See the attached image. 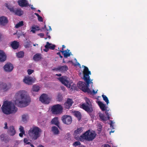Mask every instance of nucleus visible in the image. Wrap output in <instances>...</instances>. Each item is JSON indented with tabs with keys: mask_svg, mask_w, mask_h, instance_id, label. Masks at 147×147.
Returning <instances> with one entry per match:
<instances>
[{
	"mask_svg": "<svg viewBox=\"0 0 147 147\" xmlns=\"http://www.w3.org/2000/svg\"><path fill=\"white\" fill-rule=\"evenodd\" d=\"M57 79L62 84L67 87L70 88L71 84L70 83V79L69 78L66 76H63L61 77L57 78Z\"/></svg>",
	"mask_w": 147,
	"mask_h": 147,
	"instance_id": "nucleus-7",
	"label": "nucleus"
},
{
	"mask_svg": "<svg viewBox=\"0 0 147 147\" xmlns=\"http://www.w3.org/2000/svg\"><path fill=\"white\" fill-rule=\"evenodd\" d=\"M74 115L78 119L79 121L82 118L80 113L78 111H74L73 112Z\"/></svg>",
	"mask_w": 147,
	"mask_h": 147,
	"instance_id": "nucleus-25",
	"label": "nucleus"
},
{
	"mask_svg": "<svg viewBox=\"0 0 147 147\" xmlns=\"http://www.w3.org/2000/svg\"><path fill=\"white\" fill-rule=\"evenodd\" d=\"M48 49H45L44 50V51H45L46 52H47V51H48Z\"/></svg>",
	"mask_w": 147,
	"mask_h": 147,
	"instance_id": "nucleus-63",
	"label": "nucleus"
},
{
	"mask_svg": "<svg viewBox=\"0 0 147 147\" xmlns=\"http://www.w3.org/2000/svg\"><path fill=\"white\" fill-rule=\"evenodd\" d=\"M11 46L13 49H16L19 47V43L17 41L15 40L11 42Z\"/></svg>",
	"mask_w": 147,
	"mask_h": 147,
	"instance_id": "nucleus-20",
	"label": "nucleus"
},
{
	"mask_svg": "<svg viewBox=\"0 0 147 147\" xmlns=\"http://www.w3.org/2000/svg\"><path fill=\"white\" fill-rule=\"evenodd\" d=\"M34 71V70H33L31 69H29L27 70V72L28 73V74L29 75L31 74L32 73H33Z\"/></svg>",
	"mask_w": 147,
	"mask_h": 147,
	"instance_id": "nucleus-45",
	"label": "nucleus"
},
{
	"mask_svg": "<svg viewBox=\"0 0 147 147\" xmlns=\"http://www.w3.org/2000/svg\"><path fill=\"white\" fill-rule=\"evenodd\" d=\"M90 106H88V105H86L85 103L82 104L80 106V107L85 110L88 113H90L92 112V109H91L90 107Z\"/></svg>",
	"mask_w": 147,
	"mask_h": 147,
	"instance_id": "nucleus-17",
	"label": "nucleus"
},
{
	"mask_svg": "<svg viewBox=\"0 0 147 147\" xmlns=\"http://www.w3.org/2000/svg\"><path fill=\"white\" fill-rule=\"evenodd\" d=\"M81 143L79 141H76L74 142L73 144V146L76 147L80 145Z\"/></svg>",
	"mask_w": 147,
	"mask_h": 147,
	"instance_id": "nucleus-38",
	"label": "nucleus"
},
{
	"mask_svg": "<svg viewBox=\"0 0 147 147\" xmlns=\"http://www.w3.org/2000/svg\"><path fill=\"white\" fill-rule=\"evenodd\" d=\"M46 25H45L44 27H43V28H42V29H46Z\"/></svg>",
	"mask_w": 147,
	"mask_h": 147,
	"instance_id": "nucleus-62",
	"label": "nucleus"
},
{
	"mask_svg": "<svg viewBox=\"0 0 147 147\" xmlns=\"http://www.w3.org/2000/svg\"><path fill=\"white\" fill-rule=\"evenodd\" d=\"M65 47L64 45H63L62 46V50L61 51H64V49Z\"/></svg>",
	"mask_w": 147,
	"mask_h": 147,
	"instance_id": "nucleus-57",
	"label": "nucleus"
},
{
	"mask_svg": "<svg viewBox=\"0 0 147 147\" xmlns=\"http://www.w3.org/2000/svg\"><path fill=\"white\" fill-rule=\"evenodd\" d=\"M28 115H23L22 116V120L23 121H26L27 119Z\"/></svg>",
	"mask_w": 147,
	"mask_h": 147,
	"instance_id": "nucleus-39",
	"label": "nucleus"
},
{
	"mask_svg": "<svg viewBox=\"0 0 147 147\" xmlns=\"http://www.w3.org/2000/svg\"><path fill=\"white\" fill-rule=\"evenodd\" d=\"M111 123H110V125L111 127L112 128V129H113V122L111 120L110 121Z\"/></svg>",
	"mask_w": 147,
	"mask_h": 147,
	"instance_id": "nucleus-49",
	"label": "nucleus"
},
{
	"mask_svg": "<svg viewBox=\"0 0 147 147\" xmlns=\"http://www.w3.org/2000/svg\"><path fill=\"white\" fill-rule=\"evenodd\" d=\"M8 8L11 12L14 13L15 15L20 16L23 14V11L20 8L14 9V7L11 8L8 7Z\"/></svg>",
	"mask_w": 147,
	"mask_h": 147,
	"instance_id": "nucleus-10",
	"label": "nucleus"
},
{
	"mask_svg": "<svg viewBox=\"0 0 147 147\" xmlns=\"http://www.w3.org/2000/svg\"><path fill=\"white\" fill-rule=\"evenodd\" d=\"M82 127H80L78 128L77 129L74 131V134L75 135H76L78 134H80L83 131Z\"/></svg>",
	"mask_w": 147,
	"mask_h": 147,
	"instance_id": "nucleus-27",
	"label": "nucleus"
},
{
	"mask_svg": "<svg viewBox=\"0 0 147 147\" xmlns=\"http://www.w3.org/2000/svg\"><path fill=\"white\" fill-rule=\"evenodd\" d=\"M42 59L41 55L40 53L35 54L33 57V59L36 61H38Z\"/></svg>",
	"mask_w": 147,
	"mask_h": 147,
	"instance_id": "nucleus-24",
	"label": "nucleus"
},
{
	"mask_svg": "<svg viewBox=\"0 0 147 147\" xmlns=\"http://www.w3.org/2000/svg\"><path fill=\"white\" fill-rule=\"evenodd\" d=\"M61 119L64 123L67 125L70 124L72 121L71 117L67 115L63 116Z\"/></svg>",
	"mask_w": 147,
	"mask_h": 147,
	"instance_id": "nucleus-11",
	"label": "nucleus"
},
{
	"mask_svg": "<svg viewBox=\"0 0 147 147\" xmlns=\"http://www.w3.org/2000/svg\"><path fill=\"white\" fill-rule=\"evenodd\" d=\"M4 125H5V126L4 127V128L5 129H7L8 127L7 123L6 122H5L4 123Z\"/></svg>",
	"mask_w": 147,
	"mask_h": 147,
	"instance_id": "nucleus-50",
	"label": "nucleus"
},
{
	"mask_svg": "<svg viewBox=\"0 0 147 147\" xmlns=\"http://www.w3.org/2000/svg\"><path fill=\"white\" fill-rule=\"evenodd\" d=\"M51 123L52 124H54L57 125L58 127H59V122L58 120L57 117H55L52 119L51 121Z\"/></svg>",
	"mask_w": 147,
	"mask_h": 147,
	"instance_id": "nucleus-26",
	"label": "nucleus"
},
{
	"mask_svg": "<svg viewBox=\"0 0 147 147\" xmlns=\"http://www.w3.org/2000/svg\"><path fill=\"white\" fill-rule=\"evenodd\" d=\"M56 76H58L60 77L61 76V74H57L55 75Z\"/></svg>",
	"mask_w": 147,
	"mask_h": 147,
	"instance_id": "nucleus-58",
	"label": "nucleus"
},
{
	"mask_svg": "<svg viewBox=\"0 0 147 147\" xmlns=\"http://www.w3.org/2000/svg\"><path fill=\"white\" fill-rule=\"evenodd\" d=\"M85 100L87 105L91 107L92 106L91 103L89 99L87 98H85Z\"/></svg>",
	"mask_w": 147,
	"mask_h": 147,
	"instance_id": "nucleus-36",
	"label": "nucleus"
},
{
	"mask_svg": "<svg viewBox=\"0 0 147 147\" xmlns=\"http://www.w3.org/2000/svg\"><path fill=\"white\" fill-rule=\"evenodd\" d=\"M53 70H55L56 71H59V66L58 67H57V68H55L53 69Z\"/></svg>",
	"mask_w": 147,
	"mask_h": 147,
	"instance_id": "nucleus-51",
	"label": "nucleus"
},
{
	"mask_svg": "<svg viewBox=\"0 0 147 147\" xmlns=\"http://www.w3.org/2000/svg\"><path fill=\"white\" fill-rule=\"evenodd\" d=\"M40 90V87L36 85H34L32 88V90L33 92H38Z\"/></svg>",
	"mask_w": 147,
	"mask_h": 147,
	"instance_id": "nucleus-31",
	"label": "nucleus"
},
{
	"mask_svg": "<svg viewBox=\"0 0 147 147\" xmlns=\"http://www.w3.org/2000/svg\"><path fill=\"white\" fill-rule=\"evenodd\" d=\"M55 47V45H53L51 43H49V42H47L45 46V47L46 49L54 50Z\"/></svg>",
	"mask_w": 147,
	"mask_h": 147,
	"instance_id": "nucleus-22",
	"label": "nucleus"
},
{
	"mask_svg": "<svg viewBox=\"0 0 147 147\" xmlns=\"http://www.w3.org/2000/svg\"><path fill=\"white\" fill-rule=\"evenodd\" d=\"M52 131L55 134H58L59 133V131L58 128L55 126H53L52 127Z\"/></svg>",
	"mask_w": 147,
	"mask_h": 147,
	"instance_id": "nucleus-29",
	"label": "nucleus"
},
{
	"mask_svg": "<svg viewBox=\"0 0 147 147\" xmlns=\"http://www.w3.org/2000/svg\"><path fill=\"white\" fill-rule=\"evenodd\" d=\"M28 139L27 138H24V143H25L26 144H30V142H28Z\"/></svg>",
	"mask_w": 147,
	"mask_h": 147,
	"instance_id": "nucleus-40",
	"label": "nucleus"
},
{
	"mask_svg": "<svg viewBox=\"0 0 147 147\" xmlns=\"http://www.w3.org/2000/svg\"><path fill=\"white\" fill-rule=\"evenodd\" d=\"M76 85L74 84L73 85H72L71 87V89H72V90H76Z\"/></svg>",
	"mask_w": 147,
	"mask_h": 147,
	"instance_id": "nucleus-47",
	"label": "nucleus"
},
{
	"mask_svg": "<svg viewBox=\"0 0 147 147\" xmlns=\"http://www.w3.org/2000/svg\"><path fill=\"white\" fill-rule=\"evenodd\" d=\"M69 51L70 50L68 49L65 51H60V52L62 53V54L64 55V57L65 58H67L70 56L71 53L69 52Z\"/></svg>",
	"mask_w": 147,
	"mask_h": 147,
	"instance_id": "nucleus-21",
	"label": "nucleus"
},
{
	"mask_svg": "<svg viewBox=\"0 0 147 147\" xmlns=\"http://www.w3.org/2000/svg\"><path fill=\"white\" fill-rule=\"evenodd\" d=\"M57 54L59 55L60 58H62L63 57V56H61L60 54V52H59L58 53H57Z\"/></svg>",
	"mask_w": 147,
	"mask_h": 147,
	"instance_id": "nucleus-55",
	"label": "nucleus"
},
{
	"mask_svg": "<svg viewBox=\"0 0 147 147\" xmlns=\"http://www.w3.org/2000/svg\"><path fill=\"white\" fill-rule=\"evenodd\" d=\"M104 147H111V146L108 144H105L104 145Z\"/></svg>",
	"mask_w": 147,
	"mask_h": 147,
	"instance_id": "nucleus-54",
	"label": "nucleus"
},
{
	"mask_svg": "<svg viewBox=\"0 0 147 147\" xmlns=\"http://www.w3.org/2000/svg\"><path fill=\"white\" fill-rule=\"evenodd\" d=\"M98 104L102 111H104L107 110V107H106L105 105L102 102L100 101H98Z\"/></svg>",
	"mask_w": 147,
	"mask_h": 147,
	"instance_id": "nucleus-23",
	"label": "nucleus"
},
{
	"mask_svg": "<svg viewBox=\"0 0 147 147\" xmlns=\"http://www.w3.org/2000/svg\"><path fill=\"white\" fill-rule=\"evenodd\" d=\"M15 97L16 103L20 107L27 106L31 101L30 97L27 95L25 91L20 90L18 91L16 93Z\"/></svg>",
	"mask_w": 147,
	"mask_h": 147,
	"instance_id": "nucleus-2",
	"label": "nucleus"
},
{
	"mask_svg": "<svg viewBox=\"0 0 147 147\" xmlns=\"http://www.w3.org/2000/svg\"><path fill=\"white\" fill-rule=\"evenodd\" d=\"M23 82L28 85H31L33 83L32 78L30 77H26L23 80Z\"/></svg>",
	"mask_w": 147,
	"mask_h": 147,
	"instance_id": "nucleus-16",
	"label": "nucleus"
},
{
	"mask_svg": "<svg viewBox=\"0 0 147 147\" xmlns=\"http://www.w3.org/2000/svg\"><path fill=\"white\" fill-rule=\"evenodd\" d=\"M1 109L3 113L7 115L15 113L18 109L13 103L7 101L4 102Z\"/></svg>",
	"mask_w": 147,
	"mask_h": 147,
	"instance_id": "nucleus-3",
	"label": "nucleus"
},
{
	"mask_svg": "<svg viewBox=\"0 0 147 147\" xmlns=\"http://www.w3.org/2000/svg\"><path fill=\"white\" fill-rule=\"evenodd\" d=\"M63 97L61 94H58L57 96V100L60 102L63 100Z\"/></svg>",
	"mask_w": 147,
	"mask_h": 147,
	"instance_id": "nucleus-35",
	"label": "nucleus"
},
{
	"mask_svg": "<svg viewBox=\"0 0 147 147\" xmlns=\"http://www.w3.org/2000/svg\"><path fill=\"white\" fill-rule=\"evenodd\" d=\"M84 66V69L83 71L84 76L83 79L86 84L84 82L80 81L78 84V86L80 89L84 92H87L89 93L91 92V91L88 88V87L90 83H92V82L90 80L89 76V75H91V73L87 67Z\"/></svg>",
	"mask_w": 147,
	"mask_h": 147,
	"instance_id": "nucleus-1",
	"label": "nucleus"
},
{
	"mask_svg": "<svg viewBox=\"0 0 147 147\" xmlns=\"http://www.w3.org/2000/svg\"><path fill=\"white\" fill-rule=\"evenodd\" d=\"M7 136L4 134H2L0 136V139L1 141H2L5 138H6Z\"/></svg>",
	"mask_w": 147,
	"mask_h": 147,
	"instance_id": "nucleus-37",
	"label": "nucleus"
},
{
	"mask_svg": "<svg viewBox=\"0 0 147 147\" xmlns=\"http://www.w3.org/2000/svg\"><path fill=\"white\" fill-rule=\"evenodd\" d=\"M63 110V107L61 105L59 104L53 105L51 108V111L52 113L56 115L61 113Z\"/></svg>",
	"mask_w": 147,
	"mask_h": 147,
	"instance_id": "nucleus-6",
	"label": "nucleus"
},
{
	"mask_svg": "<svg viewBox=\"0 0 147 147\" xmlns=\"http://www.w3.org/2000/svg\"><path fill=\"white\" fill-rule=\"evenodd\" d=\"M11 87V84L9 83L7 84L2 82H0V90H3L6 91L10 89Z\"/></svg>",
	"mask_w": 147,
	"mask_h": 147,
	"instance_id": "nucleus-9",
	"label": "nucleus"
},
{
	"mask_svg": "<svg viewBox=\"0 0 147 147\" xmlns=\"http://www.w3.org/2000/svg\"><path fill=\"white\" fill-rule=\"evenodd\" d=\"M16 55L18 58H22L24 56V53L23 51H20L16 53Z\"/></svg>",
	"mask_w": 147,
	"mask_h": 147,
	"instance_id": "nucleus-32",
	"label": "nucleus"
},
{
	"mask_svg": "<svg viewBox=\"0 0 147 147\" xmlns=\"http://www.w3.org/2000/svg\"><path fill=\"white\" fill-rule=\"evenodd\" d=\"M8 21L7 18L2 16L0 17V25L4 26L8 23Z\"/></svg>",
	"mask_w": 147,
	"mask_h": 147,
	"instance_id": "nucleus-14",
	"label": "nucleus"
},
{
	"mask_svg": "<svg viewBox=\"0 0 147 147\" xmlns=\"http://www.w3.org/2000/svg\"><path fill=\"white\" fill-rule=\"evenodd\" d=\"M13 68V66L10 63H7L4 66V68L5 71L8 72L11 71Z\"/></svg>",
	"mask_w": 147,
	"mask_h": 147,
	"instance_id": "nucleus-13",
	"label": "nucleus"
},
{
	"mask_svg": "<svg viewBox=\"0 0 147 147\" xmlns=\"http://www.w3.org/2000/svg\"><path fill=\"white\" fill-rule=\"evenodd\" d=\"M19 5L22 7H27L28 5V3L26 0H20L18 1Z\"/></svg>",
	"mask_w": 147,
	"mask_h": 147,
	"instance_id": "nucleus-19",
	"label": "nucleus"
},
{
	"mask_svg": "<svg viewBox=\"0 0 147 147\" xmlns=\"http://www.w3.org/2000/svg\"><path fill=\"white\" fill-rule=\"evenodd\" d=\"M32 29L31 31L33 33H35L36 30V27H32Z\"/></svg>",
	"mask_w": 147,
	"mask_h": 147,
	"instance_id": "nucleus-46",
	"label": "nucleus"
},
{
	"mask_svg": "<svg viewBox=\"0 0 147 147\" xmlns=\"http://www.w3.org/2000/svg\"><path fill=\"white\" fill-rule=\"evenodd\" d=\"M10 140L8 136L6 137V138H5L2 141L4 142L5 143L8 142Z\"/></svg>",
	"mask_w": 147,
	"mask_h": 147,
	"instance_id": "nucleus-41",
	"label": "nucleus"
},
{
	"mask_svg": "<svg viewBox=\"0 0 147 147\" xmlns=\"http://www.w3.org/2000/svg\"><path fill=\"white\" fill-rule=\"evenodd\" d=\"M40 100L44 104H49L51 100V98L45 94H42L40 96Z\"/></svg>",
	"mask_w": 147,
	"mask_h": 147,
	"instance_id": "nucleus-8",
	"label": "nucleus"
},
{
	"mask_svg": "<svg viewBox=\"0 0 147 147\" xmlns=\"http://www.w3.org/2000/svg\"><path fill=\"white\" fill-rule=\"evenodd\" d=\"M42 132L41 129L39 127H33L30 128L28 131V134L30 138L33 140H37L40 136Z\"/></svg>",
	"mask_w": 147,
	"mask_h": 147,
	"instance_id": "nucleus-5",
	"label": "nucleus"
},
{
	"mask_svg": "<svg viewBox=\"0 0 147 147\" xmlns=\"http://www.w3.org/2000/svg\"><path fill=\"white\" fill-rule=\"evenodd\" d=\"M30 43L27 42L25 43V45H24V46L26 48H28L30 47Z\"/></svg>",
	"mask_w": 147,
	"mask_h": 147,
	"instance_id": "nucleus-42",
	"label": "nucleus"
},
{
	"mask_svg": "<svg viewBox=\"0 0 147 147\" xmlns=\"http://www.w3.org/2000/svg\"><path fill=\"white\" fill-rule=\"evenodd\" d=\"M109 111V110H105V113L106 115L107 116V117L108 118L109 120L110 119V116L111 115L109 113L108 111Z\"/></svg>",
	"mask_w": 147,
	"mask_h": 147,
	"instance_id": "nucleus-43",
	"label": "nucleus"
},
{
	"mask_svg": "<svg viewBox=\"0 0 147 147\" xmlns=\"http://www.w3.org/2000/svg\"><path fill=\"white\" fill-rule=\"evenodd\" d=\"M73 103L74 102L72 99L68 98L66 101L65 102L64 105L66 108L69 109L72 105Z\"/></svg>",
	"mask_w": 147,
	"mask_h": 147,
	"instance_id": "nucleus-12",
	"label": "nucleus"
},
{
	"mask_svg": "<svg viewBox=\"0 0 147 147\" xmlns=\"http://www.w3.org/2000/svg\"><path fill=\"white\" fill-rule=\"evenodd\" d=\"M38 20L39 21L41 22H42L43 19L41 16H40L39 17H38Z\"/></svg>",
	"mask_w": 147,
	"mask_h": 147,
	"instance_id": "nucleus-48",
	"label": "nucleus"
},
{
	"mask_svg": "<svg viewBox=\"0 0 147 147\" xmlns=\"http://www.w3.org/2000/svg\"><path fill=\"white\" fill-rule=\"evenodd\" d=\"M29 145H30L31 147H34V145L32 144L31 143Z\"/></svg>",
	"mask_w": 147,
	"mask_h": 147,
	"instance_id": "nucleus-61",
	"label": "nucleus"
},
{
	"mask_svg": "<svg viewBox=\"0 0 147 147\" xmlns=\"http://www.w3.org/2000/svg\"><path fill=\"white\" fill-rule=\"evenodd\" d=\"M38 35L41 37H43L44 35V34L42 33L39 34Z\"/></svg>",
	"mask_w": 147,
	"mask_h": 147,
	"instance_id": "nucleus-53",
	"label": "nucleus"
},
{
	"mask_svg": "<svg viewBox=\"0 0 147 147\" xmlns=\"http://www.w3.org/2000/svg\"><path fill=\"white\" fill-rule=\"evenodd\" d=\"M34 14L36 15L38 17V18L40 16L37 13H35Z\"/></svg>",
	"mask_w": 147,
	"mask_h": 147,
	"instance_id": "nucleus-59",
	"label": "nucleus"
},
{
	"mask_svg": "<svg viewBox=\"0 0 147 147\" xmlns=\"http://www.w3.org/2000/svg\"><path fill=\"white\" fill-rule=\"evenodd\" d=\"M59 71L61 72H65L68 69V67L66 65L59 66Z\"/></svg>",
	"mask_w": 147,
	"mask_h": 147,
	"instance_id": "nucleus-28",
	"label": "nucleus"
},
{
	"mask_svg": "<svg viewBox=\"0 0 147 147\" xmlns=\"http://www.w3.org/2000/svg\"><path fill=\"white\" fill-rule=\"evenodd\" d=\"M19 130L21 132L25 133L24 129V128L23 126H20L19 128Z\"/></svg>",
	"mask_w": 147,
	"mask_h": 147,
	"instance_id": "nucleus-44",
	"label": "nucleus"
},
{
	"mask_svg": "<svg viewBox=\"0 0 147 147\" xmlns=\"http://www.w3.org/2000/svg\"><path fill=\"white\" fill-rule=\"evenodd\" d=\"M96 134L94 131L89 129L80 136L78 140L83 142L85 140L90 142L92 141L95 138Z\"/></svg>",
	"mask_w": 147,
	"mask_h": 147,
	"instance_id": "nucleus-4",
	"label": "nucleus"
},
{
	"mask_svg": "<svg viewBox=\"0 0 147 147\" xmlns=\"http://www.w3.org/2000/svg\"><path fill=\"white\" fill-rule=\"evenodd\" d=\"M99 116L100 119L103 121H107L108 119V118L106 117L102 113H100L99 115Z\"/></svg>",
	"mask_w": 147,
	"mask_h": 147,
	"instance_id": "nucleus-30",
	"label": "nucleus"
},
{
	"mask_svg": "<svg viewBox=\"0 0 147 147\" xmlns=\"http://www.w3.org/2000/svg\"><path fill=\"white\" fill-rule=\"evenodd\" d=\"M103 100L106 102L107 104H108L109 103V99L107 97L104 95L102 94V95Z\"/></svg>",
	"mask_w": 147,
	"mask_h": 147,
	"instance_id": "nucleus-33",
	"label": "nucleus"
},
{
	"mask_svg": "<svg viewBox=\"0 0 147 147\" xmlns=\"http://www.w3.org/2000/svg\"><path fill=\"white\" fill-rule=\"evenodd\" d=\"M25 133L21 132L19 134V136L21 137H22L23 135L25 134Z\"/></svg>",
	"mask_w": 147,
	"mask_h": 147,
	"instance_id": "nucleus-52",
	"label": "nucleus"
},
{
	"mask_svg": "<svg viewBox=\"0 0 147 147\" xmlns=\"http://www.w3.org/2000/svg\"><path fill=\"white\" fill-rule=\"evenodd\" d=\"M23 25V22L22 21H21L16 24L15 27L16 28H18L19 27L22 26Z\"/></svg>",
	"mask_w": 147,
	"mask_h": 147,
	"instance_id": "nucleus-34",
	"label": "nucleus"
},
{
	"mask_svg": "<svg viewBox=\"0 0 147 147\" xmlns=\"http://www.w3.org/2000/svg\"><path fill=\"white\" fill-rule=\"evenodd\" d=\"M2 37V35L1 33H0V41H1Z\"/></svg>",
	"mask_w": 147,
	"mask_h": 147,
	"instance_id": "nucleus-56",
	"label": "nucleus"
},
{
	"mask_svg": "<svg viewBox=\"0 0 147 147\" xmlns=\"http://www.w3.org/2000/svg\"><path fill=\"white\" fill-rule=\"evenodd\" d=\"M6 59V56L5 53L3 51L0 50V61L4 62Z\"/></svg>",
	"mask_w": 147,
	"mask_h": 147,
	"instance_id": "nucleus-18",
	"label": "nucleus"
},
{
	"mask_svg": "<svg viewBox=\"0 0 147 147\" xmlns=\"http://www.w3.org/2000/svg\"><path fill=\"white\" fill-rule=\"evenodd\" d=\"M92 92L94 94H96L97 93V91L95 92L94 90H93Z\"/></svg>",
	"mask_w": 147,
	"mask_h": 147,
	"instance_id": "nucleus-60",
	"label": "nucleus"
},
{
	"mask_svg": "<svg viewBox=\"0 0 147 147\" xmlns=\"http://www.w3.org/2000/svg\"><path fill=\"white\" fill-rule=\"evenodd\" d=\"M38 147H44V146L42 145H39Z\"/></svg>",
	"mask_w": 147,
	"mask_h": 147,
	"instance_id": "nucleus-64",
	"label": "nucleus"
},
{
	"mask_svg": "<svg viewBox=\"0 0 147 147\" xmlns=\"http://www.w3.org/2000/svg\"><path fill=\"white\" fill-rule=\"evenodd\" d=\"M7 133L10 136H13L16 133V131L14 127L13 126L9 127Z\"/></svg>",
	"mask_w": 147,
	"mask_h": 147,
	"instance_id": "nucleus-15",
	"label": "nucleus"
}]
</instances>
